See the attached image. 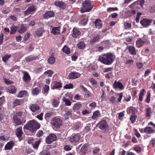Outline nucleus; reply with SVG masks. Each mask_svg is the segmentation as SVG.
I'll return each instance as SVG.
<instances>
[{
	"instance_id": "obj_1",
	"label": "nucleus",
	"mask_w": 155,
	"mask_h": 155,
	"mask_svg": "<svg viewBox=\"0 0 155 155\" xmlns=\"http://www.w3.org/2000/svg\"><path fill=\"white\" fill-rule=\"evenodd\" d=\"M40 124L36 120H33L28 121L24 127V131L27 135H33L34 132L38 129Z\"/></svg>"
},
{
	"instance_id": "obj_2",
	"label": "nucleus",
	"mask_w": 155,
	"mask_h": 155,
	"mask_svg": "<svg viewBox=\"0 0 155 155\" xmlns=\"http://www.w3.org/2000/svg\"><path fill=\"white\" fill-rule=\"evenodd\" d=\"M115 58V56L113 53H108L103 55L102 56H100L98 60L102 63L109 65L112 64L114 61Z\"/></svg>"
},
{
	"instance_id": "obj_3",
	"label": "nucleus",
	"mask_w": 155,
	"mask_h": 155,
	"mask_svg": "<svg viewBox=\"0 0 155 155\" xmlns=\"http://www.w3.org/2000/svg\"><path fill=\"white\" fill-rule=\"evenodd\" d=\"M82 5L80 11L82 13L90 12L94 7V5L90 0H85L83 1Z\"/></svg>"
},
{
	"instance_id": "obj_4",
	"label": "nucleus",
	"mask_w": 155,
	"mask_h": 155,
	"mask_svg": "<svg viewBox=\"0 0 155 155\" xmlns=\"http://www.w3.org/2000/svg\"><path fill=\"white\" fill-rule=\"evenodd\" d=\"M51 123L54 129H58L62 126L63 120L61 118L55 117L53 118Z\"/></svg>"
},
{
	"instance_id": "obj_5",
	"label": "nucleus",
	"mask_w": 155,
	"mask_h": 155,
	"mask_svg": "<svg viewBox=\"0 0 155 155\" xmlns=\"http://www.w3.org/2000/svg\"><path fill=\"white\" fill-rule=\"evenodd\" d=\"M97 126L104 131L106 130L108 127V125L105 120H101L97 124Z\"/></svg>"
},
{
	"instance_id": "obj_6",
	"label": "nucleus",
	"mask_w": 155,
	"mask_h": 155,
	"mask_svg": "<svg viewBox=\"0 0 155 155\" xmlns=\"http://www.w3.org/2000/svg\"><path fill=\"white\" fill-rule=\"evenodd\" d=\"M36 9V7L34 5H32L28 7L27 9L24 12L25 15L28 16L32 14Z\"/></svg>"
},
{
	"instance_id": "obj_7",
	"label": "nucleus",
	"mask_w": 155,
	"mask_h": 155,
	"mask_svg": "<svg viewBox=\"0 0 155 155\" xmlns=\"http://www.w3.org/2000/svg\"><path fill=\"white\" fill-rule=\"evenodd\" d=\"M152 20L146 18H143L140 21V24L144 27H147L150 25L152 22Z\"/></svg>"
},
{
	"instance_id": "obj_8",
	"label": "nucleus",
	"mask_w": 155,
	"mask_h": 155,
	"mask_svg": "<svg viewBox=\"0 0 155 155\" xmlns=\"http://www.w3.org/2000/svg\"><path fill=\"white\" fill-rule=\"evenodd\" d=\"M80 135L78 134H73L69 138V140L71 142L76 143L78 142L80 139Z\"/></svg>"
},
{
	"instance_id": "obj_9",
	"label": "nucleus",
	"mask_w": 155,
	"mask_h": 155,
	"mask_svg": "<svg viewBox=\"0 0 155 155\" xmlns=\"http://www.w3.org/2000/svg\"><path fill=\"white\" fill-rule=\"evenodd\" d=\"M113 87L115 89L118 88L120 90H122L124 89V87L121 83L120 81H114Z\"/></svg>"
},
{
	"instance_id": "obj_10",
	"label": "nucleus",
	"mask_w": 155,
	"mask_h": 155,
	"mask_svg": "<svg viewBox=\"0 0 155 155\" xmlns=\"http://www.w3.org/2000/svg\"><path fill=\"white\" fill-rule=\"evenodd\" d=\"M81 74L76 72H71L70 73L68 76L69 78L70 79H74L79 77Z\"/></svg>"
},
{
	"instance_id": "obj_11",
	"label": "nucleus",
	"mask_w": 155,
	"mask_h": 155,
	"mask_svg": "<svg viewBox=\"0 0 155 155\" xmlns=\"http://www.w3.org/2000/svg\"><path fill=\"white\" fill-rule=\"evenodd\" d=\"M13 120L15 124L17 125H23L26 122L25 120L23 121H21L20 119L16 116H14Z\"/></svg>"
},
{
	"instance_id": "obj_12",
	"label": "nucleus",
	"mask_w": 155,
	"mask_h": 155,
	"mask_svg": "<svg viewBox=\"0 0 155 155\" xmlns=\"http://www.w3.org/2000/svg\"><path fill=\"white\" fill-rule=\"evenodd\" d=\"M29 107L30 110L32 112L37 111L40 109L39 106L36 104H31L29 106Z\"/></svg>"
},
{
	"instance_id": "obj_13",
	"label": "nucleus",
	"mask_w": 155,
	"mask_h": 155,
	"mask_svg": "<svg viewBox=\"0 0 155 155\" xmlns=\"http://www.w3.org/2000/svg\"><path fill=\"white\" fill-rule=\"evenodd\" d=\"M126 48L129 50V51L131 54L132 55H136V52L134 47L131 46H128Z\"/></svg>"
},
{
	"instance_id": "obj_14",
	"label": "nucleus",
	"mask_w": 155,
	"mask_h": 155,
	"mask_svg": "<svg viewBox=\"0 0 155 155\" xmlns=\"http://www.w3.org/2000/svg\"><path fill=\"white\" fill-rule=\"evenodd\" d=\"M145 43V41L139 38L136 41V46L139 48L143 46Z\"/></svg>"
},
{
	"instance_id": "obj_15",
	"label": "nucleus",
	"mask_w": 155,
	"mask_h": 155,
	"mask_svg": "<svg viewBox=\"0 0 155 155\" xmlns=\"http://www.w3.org/2000/svg\"><path fill=\"white\" fill-rule=\"evenodd\" d=\"M54 5L63 9H64L66 6L65 3L63 2L55 1L54 2Z\"/></svg>"
},
{
	"instance_id": "obj_16",
	"label": "nucleus",
	"mask_w": 155,
	"mask_h": 155,
	"mask_svg": "<svg viewBox=\"0 0 155 155\" xmlns=\"http://www.w3.org/2000/svg\"><path fill=\"white\" fill-rule=\"evenodd\" d=\"M145 133L147 134H151L154 133V130L150 127H147L144 128Z\"/></svg>"
},
{
	"instance_id": "obj_17",
	"label": "nucleus",
	"mask_w": 155,
	"mask_h": 155,
	"mask_svg": "<svg viewBox=\"0 0 155 155\" xmlns=\"http://www.w3.org/2000/svg\"><path fill=\"white\" fill-rule=\"evenodd\" d=\"M14 142L13 141H10L8 143L5 145V150H9L14 146Z\"/></svg>"
},
{
	"instance_id": "obj_18",
	"label": "nucleus",
	"mask_w": 155,
	"mask_h": 155,
	"mask_svg": "<svg viewBox=\"0 0 155 155\" xmlns=\"http://www.w3.org/2000/svg\"><path fill=\"white\" fill-rule=\"evenodd\" d=\"M152 112L151 108L150 107H149L146 108L145 110V115L146 117H150L151 116Z\"/></svg>"
},
{
	"instance_id": "obj_19",
	"label": "nucleus",
	"mask_w": 155,
	"mask_h": 155,
	"mask_svg": "<svg viewBox=\"0 0 155 155\" xmlns=\"http://www.w3.org/2000/svg\"><path fill=\"white\" fill-rule=\"evenodd\" d=\"M17 136L19 139L22 136L23 133L22 130V127H20L18 128L16 131Z\"/></svg>"
},
{
	"instance_id": "obj_20",
	"label": "nucleus",
	"mask_w": 155,
	"mask_h": 155,
	"mask_svg": "<svg viewBox=\"0 0 155 155\" xmlns=\"http://www.w3.org/2000/svg\"><path fill=\"white\" fill-rule=\"evenodd\" d=\"M100 39V35H97L90 40V42L91 43L97 42L99 41Z\"/></svg>"
},
{
	"instance_id": "obj_21",
	"label": "nucleus",
	"mask_w": 155,
	"mask_h": 155,
	"mask_svg": "<svg viewBox=\"0 0 155 155\" xmlns=\"http://www.w3.org/2000/svg\"><path fill=\"white\" fill-rule=\"evenodd\" d=\"M60 27L59 26L53 27L51 30V32L53 34L56 35L60 33Z\"/></svg>"
},
{
	"instance_id": "obj_22",
	"label": "nucleus",
	"mask_w": 155,
	"mask_h": 155,
	"mask_svg": "<svg viewBox=\"0 0 155 155\" xmlns=\"http://www.w3.org/2000/svg\"><path fill=\"white\" fill-rule=\"evenodd\" d=\"M81 32L77 28H74L73 31L72 35L73 37L76 38L80 34Z\"/></svg>"
},
{
	"instance_id": "obj_23",
	"label": "nucleus",
	"mask_w": 155,
	"mask_h": 155,
	"mask_svg": "<svg viewBox=\"0 0 155 155\" xmlns=\"http://www.w3.org/2000/svg\"><path fill=\"white\" fill-rule=\"evenodd\" d=\"M94 24L96 27L99 29L101 28L102 27V23L101 20L99 19L95 20Z\"/></svg>"
},
{
	"instance_id": "obj_24",
	"label": "nucleus",
	"mask_w": 155,
	"mask_h": 155,
	"mask_svg": "<svg viewBox=\"0 0 155 155\" xmlns=\"http://www.w3.org/2000/svg\"><path fill=\"white\" fill-rule=\"evenodd\" d=\"M100 115L101 114L99 111L96 110L93 113V115L91 117V118L93 120H96L97 119V118L100 117Z\"/></svg>"
},
{
	"instance_id": "obj_25",
	"label": "nucleus",
	"mask_w": 155,
	"mask_h": 155,
	"mask_svg": "<svg viewBox=\"0 0 155 155\" xmlns=\"http://www.w3.org/2000/svg\"><path fill=\"white\" fill-rule=\"evenodd\" d=\"M57 139V137L54 134H51L49 135V144L53 141H55Z\"/></svg>"
},
{
	"instance_id": "obj_26",
	"label": "nucleus",
	"mask_w": 155,
	"mask_h": 155,
	"mask_svg": "<svg viewBox=\"0 0 155 155\" xmlns=\"http://www.w3.org/2000/svg\"><path fill=\"white\" fill-rule=\"evenodd\" d=\"M82 107L81 104L79 103H77L74 104L73 107V109L74 111L78 110L80 109Z\"/></svg>"
},
{
	"instance_id": "obj_27",
	"label": "nucleus",
	"mask_w": 155,
	"mask_h": 155,
	"mask_svg": "<svg viewBox=\"0 0 155 155\" xmlns=\"http://www.w3.org/2000/svg\"><path fill=\"white\" fill-rule=\"evenodd\" d=\"M44 32V30L43 28H40L38 29L35 32V36H40L42 35L43 32Z\"/></svg>"
},
{
	"instance_id": "obj_28",
	"label": "nucleus",
	"mask_w": 155,
	"mask_h": 155,
	"mask_svg": "<svg viewBox=\"0 0 155 155\" xmlns=\"http://www.w3.org/2000/svg\"><path fill=\"white\" fill-rule=\"evenodd\" d=\"M146 93V91L144 89H143L140 91L139 97V99L140 101H143V97L144 96Z\"/></svg>"
},
{
	"instance_id": "obj_29",
	"label": "nucleus",
	"mask_w": 155,
	"mask_h": 155,
	"mask_svg": "<svg viewBox=\"0 0 155 155\" xmlns=\"http://www.w3.org/2000/svg\"><path fill=\"white\" fill-rule=\"evenodd\" d=\"M124 101L127 102L129 101L131 99V96L129 94L126 93L124 96Z\"/></svg>"
},
{
	"instance_id": "obj_30",
	"label": "nucleus",
	"mask_w": 155,
	"mask_h": 155,
	"mask_svg": "<svg viewBox=\"0 0 155 155\" xmlns=\"http://www.w3.org/2000/svg\"><path fill=\"white\" fill-rule=\"evenodd\" d=\"M62 101L65 102V106H71V102L68 99L66 98L65 97H64L62 98Z\"/></svg>"
},
{
	"instance_id": "obj_31",
	"label": "nucleus",
	"mask_w": 155,
	"mask_h": 155,
	"mask_svg": "<svg viewBox=\"0 0 155 155\" xmlns=\"http://www.w3.org/2000/svg\"><path fill=\"white\" fill-rule=\"evenodd\" d=\"M62 87V86L61 82L55 81L54 85L53 86V89H58L59 88H61Z\"/></svg>"
},
{
	"instance_id": "obj_32",
	"label": "nucleus",
	"mask_w": 155,
	"mask_h": 155,
	"mask_svg": "<svg viewBox=\"0 0 155 155\" xmlns=\"http://www.w3.org/2000/svg\"><path fill=\"white\" fill-rule=\"evenodd\" d=\"M137 116L135 115V113L133 114L130 116V120L132 124H134L136 120Z\"/></svg>"
},
{
	"instance_id": "obj_33",
	"label": "nucleus",
	"mask_w": 155,
	"mask_h": 155,
	"mask_svg": "<svg viewBox=\"0 0 155 155\" xmlns=\"http://www.w3.org/2000/svg\"><path fill=\"white\" fill-rule=\"evenodd\" d=\"M24 77L23 80L24 81H27V80H30V76L28 73L25 71L23 72Z\"/></svg>"
},
{
	"instance_id": "obj_34",
	"label": "nucleus",
	"mask_w": 155,
	"mask_h": 155,
	"mask_svg": "<svg viewBox=\"0 0 155 155\" xmlns=\"http://www.w3.org/2000/svg\"><path fill=\"white\" fill-rule=\"evenodd\" d=\"M22 103V100H21L16 99L13 103V107H15L16 106L21 104Z\"/></svg>"
},
{
	"instance_id": "obj_35",
	"label": "nucleus",
	"mask_w": 155,
	"mask_h": 155,
	"mask_svg": "<svg viewBox=\"0 0 155 155\" xmlns=\"http://www.w3.org/2000/svg\"><path fill=\"white\" fill-rule=\"evenodd\" d=\"M72 114V111L70 110H69L66 111L65 114H64L65 116V119L66 120L68 119L69 117Z\"/></svg>"
},
{
	"instance_id": "obj_36",
	"label": "nucleus",
	"mask_w": 155,
	"mask_h": 155,
	"mask_svg": "<svg viewBox=\"0 0 155 155\" xmlns=\"http://www.w3.org/2000/svg\"><path fill=\"white\" fill-rule=\"evenodd\" d=\"M78 47L81 49H83L85 47V44L83 41L79 42L77 45Z\"/></svg>"
},
{
	"instance_id": "obj_37",
	"label": "nucleus",
	"mask_w": 155,
	"mask_h": 155,
	"mask_svg": "<svg viewBox=\"0 0 155 155\" xmlns=\"http://www.w3.org/2000/svg\"><path fill=\"white\" fill-rule=\"evenodd\" d=\"M37 58L36 57H35L33 55H30L26 58V60L27 62H29L35 60Z\"/></svg>"
},
{
	"instance_id": "obj_38",
	"label": "nucleus",
	"mask_w": 155,
	"mask_h": 155,
	"mask_svg": "<svg viewBox=\"0 0 155 155\" xmlns=\"http://www.w3.org/2000/svg\"><path fill=\"white\" fill-rule=\"evenodd\" d=\"M26 28L23 25H21L18 30V32L20 33H22L25 32L26 30Z\"/></svg>"
},
{
	"instance_id": "obj_39",
	"label": "nucleus",
	"mask_w": 155,
	"mask_h": 155,
	"mask_svg": "<svg viewBox=\"0 0 155 155\" xmlns=\"http://www.w3.org/2000/svg\"><path fill=\"white\" fill-rule=\"evenodd\" d=\"M62 51L64 52L67 54H69L70 53V49L66 45H64L63 47Z\"/></svg>"
},
{
	"instance_id": "obj_40",
	"label": "nucleus",
	"mask_w": 155,
	"mask_h": 155,
	"mask_svg": "<svg viewBox=\"0 0 155 155\" xmlns=\"http://www.w3.org/2000/svg\"><path fill=\"white\" fill-rule=\"evenodd\" d=\"M87 144H84L83 145L81 149V152L83 153H85L87 150Z\"/></svg>"
},
{
	"instance_id": "obj_41",
	"label": "nucleus",
	"mask_w": 155,
	"mask_h": 155,
	"mask_svg": "<svg viewBox=\"0 0 155 155\" xmlns=\"http://www.w3.org/2000/svg\"><path fill=\"white\" fill-rule=\"evenodd\" d=\"M133 150L136 151L137 153H139L141 151L142 148L138 146H137L134 147Z\"/></svg>"
},
{
	"instance_id": "obj_42",
	"label": "nucleus",
	"mask_w": 155,
	"mask_h": 155,
	"mask_svg": "<svg viewBox=\"0 0 155 155\" xmlns=\"http://www.w3.org/2000/svg\"><path fill=\"white\" fill-rule=\"evenodd\" d=\"M41 142V140H38L36 141L33 144V147L35 149H37L38 147Z\"/></svg>"
},
{
	"instance_id": "obj_43",
	"label": "nucleus",
	"mask_w": 155,
	"mask_h": 155,
	"mask_svg": "<svg viewBox=\"0 0 155 155\" xmlns=\"http://www.w3.org/2000/svg\"><path fill=\"white\" fill-rule=\"evenodd\" d=\"M148 10L151 13H153L155 12V6L152 5L148 7Z\"/></svg>"
},
{
	"instance_id": "obj_44",
	"label": "nucleus",
	"mask_w": 155,
	"mask_h": 155,
	"mask_svg": "<svg viewBox=\"0 0 155 155\" xmlns=\"http://www.w3.org/2000/svg\"><path fill=\"white\" fill-rule=\"evenodd\" d=\"M151 94L150 91H148L147 93V98L145 100V102L147 103H149L150 101V97Z\"/></svg>"
},
{
	"instance_id": "obj_45",
	"label": "nucleus",
	"mask_w": 155,
	"mask_h": 155,
	"mask_svg": "<svg viewBox=\"0 0 155 155\" xmlns=\"http://www.w3.org/2000/svg\"><path fill=\"white\" fill-rule=\"evenodd\" d=\"M17 30V27L15 25H13L11 27V34L14 33Z\"/></svg>"
},
{
	"instance_id": "obj_46",
	"label": "nucleus",
	"mask_w": 155,
	"mask_h": 155,
	"mask_svg": "<svg viewBox=\"0 0 155 155\" xmlns=\"http://www.w3.org/2000/svg\"><path fill=\"white\" fill-rule=\"evenodd\" d=\"M55 57H49V64H54L55 62Z\"/></svg>"
},
{
	"instance_id": "obj_47",
	"label": "nucleus",
	"mask_w": 155,
	"mask_h": 155,
	"mask_svg": "<svg viewBox=\"0 0 155 155\" xmlns=\"http://www.w3.org/2000/svg\"><path fill=\"white\" fill-rule=\"evenodd\" d=\"M39 91L38 88V87H35L32 90V93L33 95H37Z\"/></svg>"
},
{
	"instance_id": "obj_48",
	"label": "nucleus",
	"mask_w": 155,
	"mask_h": 155,
	"mask_svg": "<svg viewBox=\"0 0 155 155\" xmlns=\"http://www.w3.org/2000/svg\"><path fill=\"white\" fill-rule=\"evenodd\" d=\"M10 55L6 54L2 58V60L5 62H6L8 59L10 58Z\"/></svg>"
},
{
	"instance_id": "obj_49",
	"label": "nucleus",
	"mask_w": 155,
	"mask_h": 155,
	"mask_svg": "<svg viewBox=\"0 0 155 155\" xmlns=\"http://www.w3.org/2000/svg\"><path fill=\"white\" fill-rule=\"evenodd\" d=\"M27 94V91H22L18 94V97H21L24 95H26Z\"/></svg>"
},
{
	"instance_id": "obj_50",
	"label": "nucleus",
	"mask_w": 155,
	"mask_h": 155,
	"mask_svg": "<svg viewBox=\"0 0 155 155\" xmlns=\"http://www.w3.org/2000/svg\"><path fill=\"white\" fill-rule=\"evenodd\" d=\"M52 105L54 107H57L59 103L55 99L53 100Z\"/></svg>"
},
{
	"instance_id": "obj_51",
	"label": "nucleus",
	"mask_w": 155,
	"mask_h": 155,
	"mask_svg": "<svg viewBox=\"0 0 155 155\" xmlns=\"http://www.w3.org/2000/svg\"><path fill=\"white\" fill-rule=\"evenodd\" d=\"M87 19L86 18H82L81 21V24L83 25H85L87 23Z\"/></svg>"
},
{
	"instance_id": "obj_52",
	"label": "nucleus",
	"mask_w": 155,
	"mask_h": 155,
	"mask_svg": "<svg viewBox=\"0 0 155 155\" xmlns=\"http://www.w3.org/2000/svg\"><path fill=\"white\" fill-rule=\"evenodd\" d=\"M137 92L138 91L137 90H135L133 91V93L132 94V99L133 101L137 97Z\"/></svg>"
},
{
	"instance_id": "obj_53",
	"label": "nucleus",
	"mask_w": 155,
	"mask_h": 155,
	"mask_svg": "<svg viewBox=\"0 0 155 155\" xmlns=\"http://www.w3.org/2000/svg\"><path fill=\"white\" fill-rule=\"evenodd\" d=\"M73 85L72 84L70 83L68 84H66L65 86L64 87V89H71L73 88Z\"/></svg>"
},
{
	"instance_id": "obj_54",
	"label": "nucleus",
	"mask_w": 155,
	"mask_h": 155,
	"mask_svg": "<svg viewBox=\"0 0 155 155\" xmlns=\"http://www.w3.org/2000/svg\"><path fill=\"white\" fill-rule=\"evenodd\" d=\"M142 15V14L141 12H139L137 13L136 19H135V21L137 23H139V21L140 18V16Z\"/></svg>"
},
{
	"instance_id": "obj_55",
	"label": "nucleus",
	"mask_w": 155,
	"mask_h": 155,
	"mask_svg": "<svg viewBox=\"0 0 155 155\" xmlns=\"http://www.w3.org/2000/svg\"><path fill=\"white\" fill-rule=\"evenodd\" d=\"M118 9L117 7L112 8L110 7L108 8L107 9V11L108 12H110L112 11H118Z\"/></svg>"
},
{
	"instance_id": "obj_56",
	"label": "nucleus",
	"mask_w": 155,
	"mask_h": 155,
	"mask_svg": "<svg viewBox=\"0 0 155 155\" xmlns=\"http://www.w3.org/2000/svg\"><path fill=\"white\" fill-rule=\"evenodd\" d=\"M117 96H119V97L117 98V101L119 102H121V100L123 97V93L122 92L118 94L117 95Z\"/></svg>"
},
{
	"instance_id": "obj_57",
	"label": "nucleus",
	"mask_w": 155,
	"mask_h": 155,
	"mask_svg": "<svg viewBox=\"0 0 155 155\" xmlns=\"http://www.w3.org/2000/svg\"><path fill=\"white\" fill-rule=\"evenodd\" d=\"M89 81L93 85H96L97 84V81L93 78H90L89 79Z\"/></svg>"
},
{
	"instance_id": "obj_58",
	"label": "nucleus",
	"mask_w": 155,
	"mask_h": 155,
	"mask_svg": "<svg viewBox=\"0 0 155 155\" xmlns=\"http://www.w3.org/2000/svg\"><path fill=\"white\" fill-rule=\"evenodd\" d=\"M116 98L113 96H111L109 99V101L111 102L112 104H114L116 102Z\"/></svg>"
},
{
	"instance_id": "obj_59",
	"label": "nucleus",
	"mask_w": 155,
	"mask_h": 155,
	"mask_svg": "<svg viewBox=\"0 0 155 155\" xmlns=\"http://www.w3.org/2000/svg\"><path fill=\"white\" fill-rule=\"evenodd\" d=\"M113 69L112 67H109L108 68H105L104 69L103 72H107L111 71Z\"/></svg>"
},
{
	"instance_id": "obj_60",
	"label": "nucleus",
	"mask_w": 155,
	"mask_h": 155,
	"mask_svg": "<svg viewBox=\"0 0 155 155\" xmlns=\"http://www.w3.org/2000/svg\"><path fill=\"white\" fill-rule=\"evenodd\" d=\"M151 72L150 69H147L145 72L144 74V77H146L148 76L149 74Z\"/></svg>"
},
{
	"instance_id": "obj_61",
	"label": "nucleus",
	"mask_w": 155,
	"mask_h": 155,
	"mask_svg": "<svg viewBox=\"0 0 155 155\" xmlns=\"http://www.w3.org/2000/svg\"><path fill=\"white\" fill-rule=\"evenodd\" d=\"M100 151V149L98 148H96L93 150V154L94 155H96Z\"/></svg>"
},
{
	"instance_id": "obj_62",
	"label": "nucleus",
	"mask_w": 155,
	"mask_h": 155,
	"mask_svg": "<svg viewBox=\"0 0 155 155\" xmlns=\"http://www.w3.org/2000/svg\"><path fill=\"white\" fill-rule=\"evenodd\" d=\"M41 155H48V150H43L41 153H40Z\"/></svg>"
},
{
	"instance_id": "obj_63",
	"label": "nucleus",
	"mask_w": 155,
	"mask_h": 155,
	"mask_svg": "<svg viewBox=\"0 0 155 155\" xmlns=\"http://www.w3.org/2000/svg\"><path fill=\"white\" fill-rule=\"evenodd\" d=\"M136 65L138 68L140 69L143 66V64L142 63L137 62L136 63Z\"/></svg>"
},
{
	"instance_id": "obj_64",
	"label": "nucleus",
	"mask_w": 155,
	"mask_h": 155,
	"mask_svg": "<svg viewBox=\"0 0 155 155\" xmlns=\"http://www.w3.org/2000/svg\"><path fill=\"white\" fill-rule=\"evenodd\" d=\"M43 90L44 92L47 94L48 90V86L45 85L43 88Z\"/></svg>"
}]
</instances>
